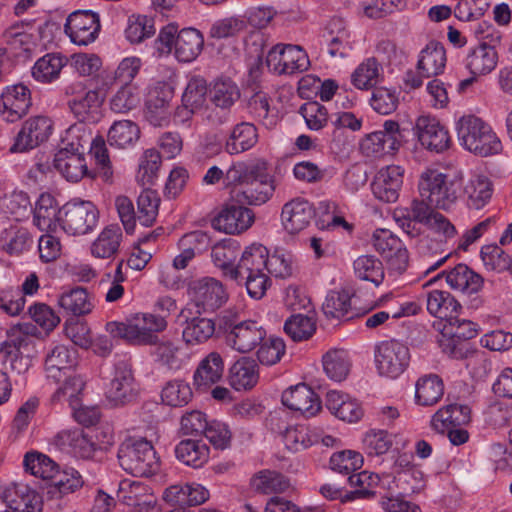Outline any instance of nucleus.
<instances>
[{
	"mask_svg": "<svg viewBox=\"0 0 512 512\" xmlns=\"http://www.w3.org/2000/svg\"><path fill=\"white\" fill-rule=\"evenodd\" d=\"M60 209L50 194H42L34 209V224L42 231L51 232L59 223Z\"/></svg>",
	"mask_w": 512,
	"mask_h": 512,
	"instance_id": "obj_40",
	"label": "nucleus"
},
{
	"mask_svg": "<svg viewBox=\"0 0 512 512\" xmlns=\"http://www.w3.org/2000/svg\"><path fill=\"white\" fill-rule=\"evenodd\" d=\"M254 222V213L251 209L230 205L223 208L213 220V226L227 234H239L247 230Z\"/></svg>",
	"mask_w": 512,
	"mask_h": 512,
	"instance_id": "obj_24",
	"label": "nucleus"
},
{
	"mask_svg": "<svg viewBox=\"0 0 512 512\" xmlns=\"http://www.w3.org/2000/svg\"><path fill=\"white\" fill-rule=\"evenodd\" d=\"M190 294L198 307L214 311L228 299L222 283L214 278H202L191 283Z\"/></svg>",
	"mask_w": 512,
	"mask_h": 512,
	"instance_id": "obj_19",
	"label": "nucleus"
},
{
	"mask_svg": "<svg viewBox=\"0 0 512 512\" xmlns=\"http://www.w3.org/2000/svg\"><path fill=\"white\" fill-rule=\"evenodd\" d=\"M444 394V384L436 374L423 376L416 382L415 400L421 406L435 405Z\"/></svg>",
	"mask_w": 512,
	"mask_h": 512,
	"instance_id": "obj_46",
	"label": "nucleus"
},
{
	"mask_svg": "<svg viewBox=\"0 0 512 512\" xmlns=\"http://www.w3.org/2000/svg\"><path fill=\"white\" fill-rule=\"evenodd\" d=\"M209 498V491L198 483L171 485L165 489L163 499L173 506H196Z\"/></svg>",
	"mask_w": 512,
	"mask_h": 512,
	"instance_id": "obj_26",
	"label": "nucleus"
},
{
	"mask_svg": "<svg viewBox=\"0 0 512 512\" xmlns=\"http://www.w3.org/2000/svg\"><path fill=\"white\" fill-rule=\"evenodd\" d=\"M322 363L326 375L336 382L346 379L351 367L347 352L339 349L328 351L323 356Z\"/></svg>",
	"mask_w": 512,
	"mask_h": 512,
	"instance_id": "obj_52",
	"label": "nucleus"
},
{
	"mask_svg": "<svg viewBox=\"0 0 512 512\" xmlns=\"http://www.w3.org/2000/svg\"><path fill=\"white\" fill-rule=\"evenodd\" d=\"M461 309L459 302L447 291L433 290L427 294L428 312L446 322Z\"/></svg>",
	"mask_w": 512,
	"mask_h": 512,
	"instance_id": "obj_39",
	"label": "nucleus"
},
{
	"mask_svg": "<svg viewBox=\"0 0 512 512\" xmlns=\"http://www.w3.org/2000/svg\"><path fill=\"white\" fill-rule=\"evenodd\" d=\"M137 385L131 367L121 361L116 364L114 376L106 390L108 402L114 406H124L137 396Z\"/></svg>",
	"mask_w": 512,
	"mask_h": 512,
	"instance_id": "obj_15",
	"label": "nucleus"
},
{
	"mask_svg": "<svg viewBox=\"0 0 512 512\" xmlns=\"http://www.w3.org/2000/svg\"><path fill=\"white\" fill-rule=\"evenodd\" d=\"M99 211L90 201L72 200L60 208L59 224L70 235H85L97 226Z\"/></svg>",
	"mask_w": 512,
	"mask_h": 512,
	"instance_id": "obj_8",
	"label": "nucleus"
},
{
	"mask_svg": "<svg viewBox=\"0 0 512 512\" xmlns=\"http://www.w3.org/2000/svg\"><path fill=\"white\" fill-rule=\"evenodd\" d=\"M31 106V92L23 84L7 86L1 93L0 115L6 122L19 121L28 114Z\"/></svg>",
	"mask_w": 512,
	"mask_h": 512,
	"instance_id": "obj_16",
	"label": "nucleus"
},
{
	"mask_svg": "<svg viewBox=\"0 0 512 512\" xmlns=\"http://www.w3.org/2000/svg\"><path fill=\"white\" fill-rule=\"evenodd\" d=\"M283 57L281 69L284 74L291 75L306 71L310 65L306 52L298 45H282Z\"/></svg>",
	"mask_w": 512,
	"mask_h": 512,
	"instance_id": "obj_62",
	"label": "nucleus"
},
{
	"mask_svg": "<svg viewBox=\"0 0 512 512\" xmlns=\"http://www.w3.org/2000/svg\"><path fill=\"white\" fill-rule=\"evenodd\" d=\"M59 306L67 313L74 316L89 314L93 309V303L85 288L75 287L63 292L58 298Z\"/></svg>",
	"mask_w": 512,
	"mask_h": 512,
	"instance_id": "obj_45",
	"label": "nucleus"
},
{
	"mask_svg": "<svg viewBox=\"0 0 512 512\" xmlns=\"http://www.w3.org/2000/svg\"><path fill=\"white\" fill-rule=\"evenodd\" d=\"M251 488L260 494L282 493L289 486V480L275 470H261L253 475L250 480Z\"/></svg>",
	"mask_w": 512,
	"mask_h": 512,
	"instance_id": "obj_44",
	"label": "nucleus"
},
{
	"mask_svg": "<svg viewBox=\"0 0 512 512\" xmlns=\"http://www.w3.org/2000/svg\"><path fill=\"white\" fill-rule=\"evenodd\" d=\"M240 91L237 85L230 79L217 80L210 89V100L216 109H221L223 115L217 117V112H212L209 118L219 124L227 121L228 111L239 99Z\"/></svg>",
	"mask_w": 512,
	"mask_h": 512,
	"instance_id": "obj_27",
	"label": "nucleus"
},
{
	"mask_svg": "<svg viewBox=\"0 0 512 512\" xmlns=\"http://www.w3.org/2000/svg\"><path fill=\"white\" fill-rule=\"evenodd\" d=\"M170 90H151L146 101V119L153 126H163L169 121Z\"/></svg>",
	"mask_w": 512,
	"mask_h": 512,
	"instance_id": "obj_36",
	"label": "nucleus"
},
{
	"mask_svg": "<svg viewBox=\"0 0 512 512\" xmlns=\"http://www.w3.org/2000/svg\"><path fill=\"white\" fill-rule=\"evenodd\" d=\"M118 461L123 470L136 477H150L160 469V459L151 442L129 437L118 448Z\"/></svg>",
	"mask_w": 512,
	"mask_h": 512,
	"instance_id": "obj_3",
	"label": "nucleus"
},
{
	"mask_svg": "<svg viewBox=\"0 0 512 512\" xmlns=\"http://www.w3.org/2000/svg\"><path fill=\"white\" fill-rule=\"evenodd\" d=\"M182 327V339L187 345H200L207 342L215 333V322L202 316H191V311L182 310L178 316Z\"/></svg>",
	"mask_w": 512,
	"mask_h": 512,
	"instance_id": "obj_22",
	"label": "nucleus"
},
{
	"mask_svg": "<svg viewBox=\"0 0 512 512\" xmlns=\"http://www.w3.org/2000/svg\"><path fill=\"white\" fill-rule=\"evenodd\" d=\"M178 460L187 466L200 468L209 459V447L200 440H182L175 448Z\"/></svg>",
	"mask_w": 512,
	"mask_h": 512,
	"instance_id": "obj_42",
	"label": "nucleus"
},
{
	"mask_svg": "<svg viewBox=\"0 0 512 512\" xmlns=\"http://www.w3.org/2000/svg\"><path fill=\"white\" fill-rule=\"evenodd\" d=\"M258 140L256 127L248 122L237 124L225 144L227 153L239 154L252 148Z\"/></svg>",
	"mask_w": 512,
	"mask_h": 512,
	"instance_id": "obj_41",
	"label": "nucleus"
},
{
	"mask_svg": "<svg viewBox=\"0 0 512 512\" xmlns=\"http://www.w3.org/2000/svg\"><path fill=\"white\" fill-rule=\"evenodd\" d=\"M158 41L160 44L158 49L161 52H171L174 49L177 60L184 63L194 61L204 47V37L199 30L183 28L177 31V28L172 25L161 29Z\"/></svg>",
	"mask_w": 512,
	"mask_h": 512,
	"instance_id": "obj_5",
	"label": "nucleus"
},
{
	"mask_svg": "<svg viewBox=\"0 0 512 512\" xmlns=\"http://www.w3.org/2000/svg\"><path fill=\"white\" fill-rule=\"evenodd\" d=\"M23 465L27 472L48 482L55 478L59 469L51 458L39 452L26 453Z\"/></svg>",
	"mask_w": 512,
	"mask_h": 512,
	"instance_id": "obj_49",
	"label": "nucleus"
},
{
	"mask_svg": "<svg viewBox=\"0 0 512 512\" xmlns=\"http://www.w3.org/2000/svg\"><path fill=\"white\" fill-rule=\"evenodd\" d=\"M381 74V66L375 58H368L357 66L351 75V82L361 90H368L374 87Z\"/></svg>",
	"mask_w": 512,
	"mask_h": 512,
	"instance_id": "obj_55",
	"label": "nucleus"
},
{
	"mask_svg": "<svg viewBox=\"0 0 512 512\" xmlns=\"http://www.w3.org/2000/svg\"><path fill=\"white\" fill-rule=\"evenodd\" d=\"M95 435L84 432L82 429L62 430L55 436L57 445L69 448L71 452L82 459L93 458L97 450L112 444V435L103 433L98 429Z\"/></svg>",
	"mask_w": 512,
	"mask_h": 512,
	"instance_id": "obj_10",
	"label": "nucleus"
},
{
	"mask_svg": "<svg viewBox=\"0 0 512 512\" xmlns=\"http://www.w3.org/2000/svg\"><path fill=\"white\" fill-rule=\"evenodd\" d=\"M64 66L63 58L59 55L46 54L36 61L32 67V76L42 83H49L59 77Z\"/></svg>",
	"mask_w": 512,
	"mask_h": 512,
	"instance_id": "obj_57",
	"label": "nucleus"
},
{
	"mask_svg": "<svg viewBox=\"0 0 512 512\" xmlns=\"http://www.w3.org/2000/svg\"><path fill=\"white\" fill-rule=\"evenodd\" d=\"M82 88L80 83L66 88L67 95H73L67 105L72 114L81 122L95 121L104 102L105 94L98 89H91L77 93Z\"/></svg>",
	"mask_w": 512,
	"mask_h": 512,
	"instance_id": "obj_12",
	"label": "nucleus"
},
{
	"mask_svg": "<svg viewBox=\"0 0 512 512\" xmlns=\"http://www.w3.org/2000/svg\"><path fill=\"white\" fill-rule=\"evenodd\" d=\"M284 330L293 341H305L315 333L316 322L307 315L295 314L285 321Z\"/></svg>",
	"mask_w": 512,
	"mask_h": 512,
	"instance_id": "obj_61",
	"label": "nucleus"
},
{
	"mask_svg": "<svg viewBox=\"0 0 512 512\" xmlns=\"http://www.w3.org/2000/svg\"><path fill=\"white\" fill-rule=\"evenodd\" d=\"M140 136V129L130 120L116 121L110 127L107 141L111 146L125 148L134 144Z\"/></svg>",
	"mask_w": 512,
	"mask_h": 512,
	"instance_id": "obj_51",
	"label": "nucleus"
},
{
	"mask_svg": "<svg viewBox=\"0 0 512 512\" xmlns=\"http://www.w3.org/2000/svg\"><path fill=\"white\" fill-rule=\"evenodd\" d=\"M403 172L404 170L397 165L380 169L371 184L375 198L384 203L395 202L403 184Z\"/></svg>",
	"mask_w": 512,
	"mask_h": 512,
	"instance_id": "obj_21",
	"label": "nucleus"
},
{
	"mask_svg": "<svg viewBox=\"0 0 512 512\" xmlns=\"http://www.w3.org/2000/svg\"><path fill=\"white\" fill-rule=\"evenodd\" d=\"M498 62V54L489 44H480L467 55L466 67L474 76L486 75L493 71Z\"/></svg>",
	"mask_w": 512,
	"mask_h": 512,
	"instance_id": "obj_35",
	"label": "nucleus"
},
{
	"mask_svg": "<svg viewBox=\"0 0 512 512\" xmlns=\"http://www.w3.org/2000/svg\"><path fill=\"white\" fill-rule=\"evenodd\" d=\"M266 248L261 244H252L242 252L241 257L235 266V269L228 271V279L243 278L244 275L251 273L258 274L259 271L266 270Z\"/></svg>",
	"mask_w": 512,
	"mask_h": 512,
	"instance_id": "obj_29",
	"label": "nucleus"
},
{
	"mask_svg": "<svg viewBox=\"0 0 512 512\" xmlns=\"http://www.w3.org/2000/svg\"><path fill=\"white\" fill-rule=\"evenodd\" d=\"M373 246L386 259L389 269L402 274L408 266V251L402 241L389 230H376L372 237Z\"/></svg>",
	"mask_w": 512,
	"mask_h": 512,
	"instance_id": "obj_14",
	"label": "nucleus"
},
{
	"mask_svg": "<svg viewBox=\"0 0 512 512\" xmlns=\"http://www.w3.org/2000/svg\"><path fill=\"white\" fill-rule=\"evenodd\" d=\"M223 372L224 360L221 354L212 351L200 361L196 368L193 375L194 385L198 390L206 391L221 380Z\"/></svg>",
	"mask_w": 512,
	"mask_h": 512,
	"instance_id": "obj_28",
	"label": "nucleus"
},
{
	"mask_svg": "<svg viewBox=\"0 0 512 512\" xmlns=\"http://www.w3.org/2000/svg\"><path fill=\"white\" fill-rule=\"evenodd\" d=\"M462 188L467 196L468 206L477 210L483 208L493 194L492 182L484 175L472 176Z\"/></svg>",
	"mask_w": 512,
	"mask_h": 512,
	"instance_id": "obj_38",
	"label": "nucleus"
},
{
	"mask_svg": "<svg viewBox=\"0 0 512 512\" xmlns=\"http://www.w3.org/2000/svg\"><path fill=\"white\" fill-rule=\"evenodd\" d=\"M356 276L365 281H370L376 286L384 279V267L382 262L372 255L359 256L353 263Z\"/></svg>",
	"mask_w": 512,
	"mask_h": 512,
	"instance_id": "obj_56",
	"label": "nucleus"
},
{
	"mask_svg": "<svg viewBox=\"0 0 512 512\" xmlns=\"http://www.w3.org/2000/svg\"><path fill=\"white\" fill-rule=\"evenodd\" d=\"M82 136L84 139H87L88 144L90 145L89 152L95 159L99 177L105 182H111L113 178V170L104 139L97 137L90 142L87 136L84 134Z\"/></svg>",
	"mask_w": 512,
	"mask_h": 512,
	"instance_id": "obj_63",
	"label": "nucleus"
},
{
	"mask_svg": "<svg viewBox=\"0 0 512 512\" xmlns=\"http://www.w3.org/2000/svg\"><path fill=\"white\" fill-rule=\"evenodd\" d=\"M314 214V209L307 200L296 198L283 206L281 218L285 230L296 234L309 226Z\"/></svg>",
	"mask_w": 512,
	"mask_h": 512,
	"instance_id": "obj_25",
	"label": "nucleus"
},
{
	"mask_svg": "<svg viewBox=\"0 0 512 512\" xmlns=\"http://www.w3.org/2000/svg\"><path fill=\"white\" fill-rule=\"evenodd\" d=\"M460 144L481 157L498 154L502 144L491 126L474 115L461 117L456 126Z\"/></svg>",
	"mask_w": 512,
	"mask_h": 512,
	"instance_id": "obj_2",
	"label": "nucleus"
},
{
	"mask_svg": "<svg viewBox=\"0 0 512 512\" xmlns=\"http://www.w3.org/2000/svg\"><path fill=\"white\" fill-rule=\"evenodd\" d=\"M0 499L14 512H42V497L24 483H11L0 489Z\"/></svg>",
	"mask_w": 512,
	"mask_h": 512,
	"instance_id": "obj_18",
	"label": "nucleus"
},
{
	"mask_svg": "<svg viewBox=\"0 0 512 512\" xmlns=\"http://www.w3.org/2000/svg\"><path fill=\"white\" fill-rule=\"evenodd\" d=\"M122 232L118 225H109L99 234L92 243L91 252L97 258H110L120 247Z\"/></svg>",
	"mask_w": 512,
	"mask_h": 512,
	"instance_id": "obj_47",
	"label": "nucleus"
},
{
	"mask_svg": "<svg viewBox=\"0 0 512 512\" xmlns=\"http://www.w3.org/2000/svg\"><path fill=\"white\" fill-rule=\"evenodd\" d=\"M413 130L420 144L431 152L442 153L450 147L449 132L435 117H418Z\"/></svg>",
	"mask_w": 512,
	"mask_h": 512,
	"instance_id": "obj_13",
	"label": "nucleus"
},
{
	"mask_svg": "<svg viewBox=\"0 0 512 512\" xmlns=\"http://www.w3.org/2000/svg\"><path fill=\"white\" fill-rule=\"evenodd\" d=\"M80 130L71 127L67 130L63 139V147L55 154L53 164L55 169L69 182H79L88 175L87 163L85 160V146L87 139L79 134Z\"/></svg>",
	"mask_w": 512,
	"mask_h": 512,
	"instance_id": "obj_4",
	"label": "nucleus"
},
{
	"mask_svg": "<svg viewBox=\"0 0 512 512\" xmlns=\"http://www.w3.org/2000/svg\"><path fill=\"white\" fill-rule=\"evenodd\" d=\"M393 483L399 494L411 496L424 489L425 478L420 468L409 467L397 471V474L393 476Z\"/></svg>",
	"mask_w": 512,
	"mask_h": 512,
	"instance_id": "obj_50",
	"label": "nucleus"
},
{
	"mask_svg": "<svg viewBox=\"0 0 512 512\" xmlns=\"http://www.w3.org/2000/svg\"><path fill=\"white\" fill-rule=\"evenodd\" d=\"M352 294L345 289L330 291L322 305L323 313L328 318L341 319L348 315L351 309Z\"/></svg>",
	"mask_w": 512,
	"mask_h": 512,
	"instance_id": "obj_58",
	"label": "nucleus"
},
{
	"mask_svg": "<svg viewBox=\"0 0 512 512\" xmlns=\"http://www.w3.org/2000/svg\"><path fill=\"white\" fill-rule=\"evenodd\" d=\"M238 255L239 245L231 239L215 244L211 250L213 263L222 270L223 276L226 278H228V271L235 269L234 262Z\"/></svg>",
	"mask_w": 512,
	"mask_h": 512,
	"instance_id": "obj_53",
	"label": "nucleus"
},
{
	"mask_svg": "<svg viewBox=\"0 0 512 512\" xmlns=\"http://www.w3.org/2000/svg\"><path fill=\"white\" fill-rule=\"evenodd\" d=\"M30 242V234L27 229L18 226L6 228L0 235L1 248L11 255L22 253Z\"/></svg>",
	"mask_w": 512,
	"mask_h": 512,
	"instance_id": "obj_60",
	"label": "nucleus"
},
{
	"mask_svg": "<svg viewBox=\"0 0 512 512\" xmlns=\"http://www.w3.org/2000/svg\"><path fill=\"white\" fill-rule=\"evenodd\" d=\"M463 186L461 172L444 174L437 169L424 170L418 181L421 198L431 206L448 209L457 201Z\"/></svg>",
	"mask_w": 512,
	"mask_h": 512,
	"instance_id": "obj_1",
	"label": "nucleus"
},
{
	"mask_svg": "<svg viewBox=\"0 0 512 512\" xmlns=\"http://www.w3.org/2000/svg\"><path fill=\"white\" fill-rule=\"evenodd\" d=\"M160 197L155 190L144 189L137 199V220L143 226H152L158 215Z\"/></svg>",
	"mask_w": 512,
	"mask_h": 512,
	"instance_id": "obj_59",
	"label": "nucleus"
},
{
	"mask_svg": "<svg viewBox=\"0 0 512 512\" xmlns=\"http://www.w3.org/2000/svg\"><path fill=\"white\" fill-rule=\"evenodd\" d=\"M99 14L91 10H77L66 19L64 31L77 45L86 46L94 42L100 32Z\"/></svg>",
	"mask_w": 512,
	"mask_h": 512,
	"instance_id": "obj_11",
	"label": "nucleus"
},
{
	"mask_svg": "<svg viewBox=\"0 0 512 512\" xmlns=\"http://www.w3.org/2000/svg\"><path fill=\"white\" fill-rule=\"evenodd\" d=\"M323 37L329 43L328 51L332 57L346 55L347 32L340 19H333L329 22Z\"/></svg>",
	"mask_w": 512,
	"mask_h": 512,
	"instance_id": "obj_64",
	"label": "nucleus"
},
{
	"mask_svg": "<svg viewBox=\"0 0 512 512\" xmlns=\"http://www.w3.org/2000/svg\"><path fill=\"white\" fill-rule=\"evenodd\" d=\"M37 327L32 323H21L7 331V338L1 343L0 351L5 355L37 354Z\"/></svg>",
	"mask_w": 512,
	"mask_h": 512,
	"instance_id": "obj_20",
	"label": "nucleus"
},
{
	"mask_svg": "<svg viewBox=\"0 0 512 512\" xmlns=\"http://www.w3.org/2000/svg\"><path fill=\"white\" fill-rule=\"evenodd\" d=\"M448 285L455 290L467 294L477 293L482 285L483 278L471 270L466 264H458L446 274Z\"/></svg>",
	"mask_w": 512,
	"mask_h": 512,
	"instance_id": "obj_37",
	"label": "nucleus"
},
{
	"mask_svg": "<svg viewBox=\"0 0 512 512\" xmlns=\"http://www.w3.org/2000/svg\"><path fill=\"white\" fill-rule=\"evenodd\" d=\"M446 51L437 41H430L420 51L417 70L422 76L429 78L441 74L446 66Z\"/></svg>",
	"mask_w": 512,
	"mask_h": 512,
	"instance_id": "obj_31",
	"label": "nucleus"
},
{
	"mask_svg": "<svg viewBox=\"0 0 512 512\" xmlns=\"http://www.w3.org/2000/svg\"><path fill=\"white\" fill-rule=\"evenodd\" d=\"M226 344L239 353H249L265 339L266 330L256 321H237L235 316L224 314L219 319Z\"/></svg>",
	"mask_w": 512,
	"mask_h": 512,
	"instance_id": "obj_7",
	"label": "nucleus"
},
{
	"mask_svg": "<svg viewBox=\"0 0 512 512\" xmlns=\"http://www.w3.org/2000/svg\"><path fill=\"white\" fill-rule=\"evenodd\" d=\"M274 189L273 181L267 170H265V179L260 181L258 178H255L249 186L241 191L242 201L249 205L264 204L272 196Z\"/></svg>",
	"mask_w": 512,
	"mask_h": 512,
	"instance_id": "obj_54",
	"label": "nucleus"
},
{
	"mask_svg": "<svg viewBox=\"0 0 512 512\" xmlns=\"http://www.w3.org/2000/svg\"><path fill=\"white\" fill-rule=\"evenodd\" d=\"M283 441L289 451L300 452L320 441V431L304 425H296L285 430Z\"/></svg>",
	"mask_w": 512,
	"mask_h": 512,
	"instance_id": "obj_43",
	"label": "nucleus"
},
{
	"mask_svg": "<svg viewBox=\"0 0 512 512\" xmlns=\"http://www.w3.org/2000/svg\"><path fill=\"white\" fill-rule=\"evenodd\" d=\"M123 502L131 508V512H153L155 508L153 495L141 482H133L123 491Z\"/></svg>",
	"mask_w": 512,
	"mask_h": 512,
	"instance_id": "obj_48",
	"label": "nucleus"
},
{
	"mask_svg": "<svg viewBox=\"0 0 512 512\" xmlns=\"http://www.w3.org/2000/svg\"><path fill=\"white\" fill-rule=\"evenodd\" d=\"M81 474L74 469L66 470L50 480L46 486V494L49 499H63L74 494L84 486Z\"/></svg>",
	"mask_w": 512,
	"mask_h": 512,
	"instance_id": "obj_32",
	"label": "nucleus"
},
{
	"mask_svg": "<svg viewBox=\"0 0 512 512\" xmlns=\"http://www.w3.org/2000/svg\"><path fill=\"white\" fill-rule=\"evenodd\" d=\"M167 326L165 316L150 313H138L126 323L110 322L107 330L114 336L124 338L137 344H152L156 342L155 332L163 331Z\"/></svg>",
	"mask_w": 512,
	"mask_h": 512,
	"instance_id": "obj_6",
	"label": "nucleus"
},
{
	"mask_svg": "<svg viewBox=\"0 0 512 512\" xmlns=\"http://www.w3.org/2000/svg\"><path fill=\"white\" fill-rule=\"evenodd\" d=\"M410 350L402 342L391 339L381 341L375 346L374 361L380 376L398 378L410 363Z\"/></svg>",
	"mask_w": 512,
	"mask_h": 512,
	"instance_id": "obj_9",
	"label": "nucleus"
},
{
	"mask_svg": "<svg viewBox=\"0 0 512 512\" xmlns=\"http://www.w3.org/2000/svg\"><path fill=\"white\" fill-rule=\"evenodd\" d=\"M53 123L47 116H34L26 120L19 131L10 152H24L39 146L48 140L52 133Z\"/></svg>",
	"mask_w": 512,
	"mask_h": 512,
	"instance_id": "obj_17",
	"label": "nucleus"
},
{
	"mask_svg": "<svg viewBox=\"0 0 512 512\" xmlns=\"http://www.w3.org/2000/svg\"><path fill=\"white\" fill-rule=\"evenodd\" d=\"M281 399L283 405L307 418L315 416L322 408L318 395L305 383L285 390Z\"/></svg>",
	"mask_w": 512,
	"mask_h": 512,
	"instance_id": "obj_23",
	"label": "nucleus"
},
{
	"mask_svg": "<svg viewBox=\"0 0 512 512\" xmlns=\"http://www.w3.org/2000/svg\"><path fill=\"white\" fill-rule=\"evenodd\" d=\"M258 378L257 363L249 357H241L229 369V383L238 391L251 389Z\"/></svg>",
	"mask_w": 512,
	"mask_h": 512,
	"instance_id": "obj_33",
	"label": "nucleus"
},
{
	"mask_svg": "<svg viewBox=\"0 0 512 512\" xmlns=\"http://www.w3.org/2000/svg\"><path fill=\"white\" fill-rule=\"evenodd\" d=\"M471 410L466 405L449 404L440 408L431 419V428L438 433H445L453 427H460L470 422Z\"/></svg>",
	"mask_w": 512,
	"mask_h": 512,
	"instance_id": "obj_30",
	"label": "nucleus"
},
{
	"mask_svg": "<svg viewBox=\"0 0 512 512\" xmlns=\"http://www.w3.org/2000/svg\"><path fill=\"white\" fill-rule=\"evenodd\" d=\"M75 365V352L65 345H55L51 348L45 358V371L47 378L55 382L61 380L67 369Z\"/></svg>",
	"mask_w": 512,
	"mask_h": 512,
	"instance_id": "obj_34",
	"label": "nucleus"
}]
</instances>
